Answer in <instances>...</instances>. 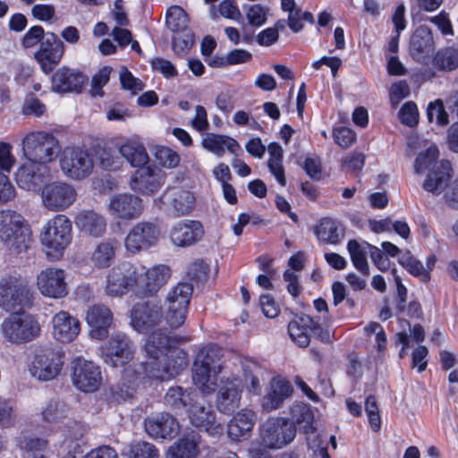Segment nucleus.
Wrapping results in <instances>:
<instances>
[{
    "label": "nucleus",
    "instance_id": "33",
    "mask_svg": "<svg viewBox=\"0 0 458 458\" xmlns=\"http://www.w3.org/2000/svg\"><path fill=\"white\" fill-rule=\"evenodd\" d=\"M144 276V293L154 295L168 282L171 277V268L163 264L155 265L146 269Z\"/></svg>",
    "mask_w": 458,
    "mask_h": 458
},
{
    "label": "nucleus",
    "instance_id": "32",
    "mask_svg": "<svg viewBox=\"0 0 458 458\" xmlns=\"http://www.w3.org/2000/svg\"><path fill=\"white\" fill-rule=\"evenodd\" d=\"M164 198L175 216L188 215L194 208L192 192L181 187L168 188Z\"/></svg>",
    "mask_w": 458,
    "mask_h": 458
},
{
    "label": "nucleus",
    "instance_id": "45",
    "mask_svg": "<svg viewBox=\"0 0 458 458\" xmlns=\"http://www.w3.org/2000/svg\"><path fill=\"white\" fill-rule=\"evenodd\" d=\"M222 350L216 344L204 347L199 351L193 365L208 368L213 372H221Z\"/></svg>",
    "mask_w": 458,
    "mask_h": 458
},
{
    "label": "nucleus",
    "instance_id": "42",
    "mask_svg": "<svg viewBox=\"0 0 458 458\" xmlns=\"http://www.w3.org/2000/svg\"><path fill=\"white\" fill-rule=\"evenodd\" d=\"M198 444V435L182 437L169 448L165 458H196Z\"/></svg>",
    "mask_w": 458,
    "mask_h": 458
},
{
    "label": "nucleus",
    "instance_id": "31",
    "mask_svg": "<svg viewBox=\"0 0 458 458\" xmlns=\"http://www.w3.org/2000/svg\"><path fill=\"white\" fill-rule=\"evenodd\" d=\"M203 235V228L198 221H187L184 223L177 224L173 227L170 238L172 242L178 247L190 246L199 240Z\"/></svg>",
    "mask_w": 458,
    "mask_h": 458
},
{
    "label": "nucleus",
    "instance_id": "6",
    "mask_svg": "<svg viewBox=\"0 0 458 458\" xmlns=\"http://www.w3.org/2000/svg\"><path fill=\"white\" fill-rule=\"evenodd\" d=\"M3 337L9 343L22 344L35 340L40 335L38 320L25 312H13L1 324Z\"/></svg>",
    "mask_w": 458,
    "mask_h": 458
},
{
    "label": "nucleus",
    "instance_id": "29",
    "mask_svg": "<svg viewBox=\"0 0 458 458\" xmlns=\"http://www.w3.org/2000/svg\"><path fill=\"white\" fill-rule=\"evenodd\" d=\"M293 425L295 424L300 430L306 435L308 445L316 447L319 445V441L314 436L317 429L314 413L311 408L304 403H297L292 407Z\"/></svg>",
    "mask_w": 458,
    "mask_h": 458
},
{
    "label": "nucleus",
    "instance_id": "20",
    "mask_svg": "<svg viewBox=\"0 0 458 458\" xmlns=\"http://www.w3.org/2000/svg\"><path fill=\"white\" fill-rule=\"evenodd\" d=\"M85 321L89 327V336L96 340H104L108 336L114 315L106 305L94 304L87 309Z\"/></svg>",
    "mask_w": 458,
    "mask_h": 458
},
{
    "label": "nucleus",
    "instance_id": "46",
    "mask_svg": "<svg viewBox=\"0 0 458 458\" xmlns=\"http://www.w3.org/2000/svg\"><path fill=\"white\" fill-rule=\"evenodd\" d=\"M165 404L174 411H183L187 405L193 402L191 393L182 386L170 387L164 397Z\"/></svg>",
    "mask_w": 458,
    "mask_h": 458
},
{
    "label": "nucleus",
    "instance_id": "23",
    "mask_svg": "<svg viewBox=\"0 0 458 458\" xmlns=\"http://www.w3.org/2000/svg\"><path fill=\"white\" fill-rule=\"evenodd\" d=\"M165 182V174L145 165L131 176V188L138 193L150 195L157 192Z\"/></svg>",
    "mask_w": 458,
    "mask_h": 458
},
{
    "label": "nucleus",
    "instance_id": "39",
    "mask_svg": "<svg viewBox=\"0 0 458 458\" xmlns=\"http://www.w3.org/2000/svg\"><path fill=\"white\" fill-rule=\"evenodd\" d=\"M202 147L213 154L222 157L226 148L233 154L241 148L239 143L233 138L226 135H218L214 133L207 134L201 141Z\"/></svg>",
    "mask_w": 458,
    "mask_h": 458
},
{
    "label": "nucleus",
    "instance_id": "3",
    "mask_svg": "<svg viewBox=\"0 0 458 458\" xmlns=\"http://www.w3.org/2000/svg\"><path fill=\"white\" fill-rule=\"evenodd\" d=\"M438 149L436 146L428 147L420 152L414 164L415 173L418 174L428 171L423 182V189L434 195L443 192L445 182L451 178L452 165L448 160L437 161Z\"/></svg>",
    "mask_w": 458,
    "mask_h": 458
},
{
    "label": "nucleus",
    "instance_id": "13",
    "mask_svg": "<svg viewBox=\"0 0 458 458\" xmlns=\"http://www.w3.org/2000/svg\"><path fill=\"white\" fill-rule=\"evenodd\" d=\"M296 429L289 421L275 418L266 421L260 429L261 444L270 449H279L291 443Z\"/></svg>",
    "mask_w": 458,
    "mask_h": 458
},
{
    "label": "nucleus",
    "instance_id": "47",
    "mask_svg": "<svg viewBox=\"0 0 458 458\" xmlns=\"http://www.w3.org/2000/svg\"><path fill=\"white\" fill-rule=\"evenodd\" d=\"M433 64L444 72H451L458 68V49L454 47L443 48L436 54Z\"/></svg>",
    "mask_w": 458,
    "mask_h": 458
},
{
    "label": "nucleus",
    "instance_id": "62",
    "mask_svg": "<svg viewBox=\"0 0 458 458\" xmlns=\"http://www.w3.org/2000/svg\"><path fill=\"white\" fill-rule=\"evenodd\" d=\"M333 137L337 145L343 148H349L356 141L355 132L346 127H340L334 130Z\"/></svg>",
    "mask_w": 458,
    "mask_h": 458
},
{
    "label": "nucleus",
    "instance_id": "44",
    "mask_svg": "<svg viewBox=\"0 0 458 458\" xmlns=\"http://www.w3.org/2000/svg\"><path fill=\"white\" fill-rule=\"evenodd\" d=\"M220 372H213L208 368L193 365L192 380L199 391L205 394L213 393L217 386V375Z\"/></svg>",
    "mask_w": 458,
    "mask_h": 458
},
{
    "label": "nucleus",
    "instance_id": "49",
    "mask_svg": "<svg viewBox=\"0 0 458 458\" xmlns=\"http://www.w3.org/2000/svg\"><path fill=\"white\" fill-rule=\"evenodd\" d=\"M347 249L353 266L363 275L369 276V267L366 259V250L356 240L349 241Z\"/></svg>",
    "mask_w": 458,
    "mask_h": 458
},
{
    "label": "nucleus",
    "instance_id": "51",
    "mask_svg": "<svg viewBox=\"0 0 458 458\" xmlns=\"http://www.w3.org/2000/svg\"><path fill=\"white\" fill-rule=\"evenodd\" d=\"M400 264L404 267L410 274L417 276L423 283H428L431 276L428 270H425L423 264L417 259L411 256L409 252L403 254L399 260Z\"/></svg>",
    "mask_w": 458,
    "mask_h": 458
},
{
    "label": "nucleus",
    "instance_id": "21",
    "mask_svg": "<svg viewBox=\"0 0 458 458\" xmlns=\"http://www.w3.org/2000/svg\"><path fill=\"white\" fill-rule=\"evenodd\" d=\"M242 391V382L239 377L223 378L216 399L217 410L225 414L233 413L240 406Z\"/></svg>",
    "mask_w": 458,
    "mask_h": 458
},
{
    "label": "nucleus",
    "instance_id": "58",
    "mask_svg": "<svg viewBox=\"0 0 458 458\" xmlns=\"http://www.w3.org/2000/svg\"><path fill=\"white\" fill-rule=\"evenodd\" d=\"M111 71V67L105 66L93 76L90 89L93 97L103 95L102 88L108 82Z\"/></svg>",
    "mask_w": 458,
    "mask_h": 458
},
{
    "label": "nucleus",
    "instance_id": "61",
    "mask_svg": "<svg viewBox=\"0 0 458 458\" xmlns=\"http://www.w3.org/2000/svg\"><path fill=\"white\" fill-rule=\"evenodd\" d=\"M428 118L429 122H433L434 119H436V123L438 125H446L448 123V114L445 111L441 100H437L429 104L428 107Z\"/></svg>",
    "mask_w": 458,
    "mask_h": 458
},
{
    "label": "nucleus",
    "instance_id": "28",
    "mask_svg": "<svg viewBox=\"0 0 458 458\" xmlns=\"http://www.w3.org/2000/svg\"><path fill=\"white\" fill-rule=\"evenodd\" d=\"M87 80L81 72L63 66L52 75V89L59 93L80 92Z\"/></svg>",
    "mask_w": 458,
    "mask_h": 458
},
{
    "label": "nucleus",
    "instance_id": "57",
    "mask_svg": "<svg viewBox=\"0 0 458 458\" xmlns=\"http://www.w3.org/2000/svg\"><path fill=\"white\" fill-rule=\"evenodd\" d=\"M12 145L0 141V174L10 173L16 159L12 154Z\"/></svg>",
    "mask_w": 458,
    "mask_h": 458
},
{
    "label": "nucleus",
    "instance_id": "12",
    "mask_svg": "<svg viewBox=\"0 0 458 458\" xmlns=\"http://www.w3.org/2000/svg\"><path fill=\"white\" fill-rule=\"evenodd\" d=\"M41 203L52 212H59L72 206L77 198L75 188L64 182L45 184L40 191Z\"/></svg>",
    "mask_w": 458,
    "mask_h": 458
},
{
    "label": "nucleus",
    "instance_id": "8",
    "mask_svg": "<svg viewBox=\"0 0 458 458\" xmlns=\"http://www.w3.org/2000/svg\"><path fill=\"white\" fill-rule=\"evenodd\" d=\"M192 293L193 286L189 283H179L166 293L164 314L171 328L175 329L184 324Z\"/></svg>",
    "mask_w": 458,
    "mask_h": 458
},
{
    "label": "nucleus",
    "instance_id": "14",
    "mask_svg": "<svg viewBox=\"0 0 458 458\" xmlns=\"http://www.w3.org/2000/svg\"><path fill=\"white\" fill-rule=\"evenodd\" d=\"M64 355L60 352L47 349L37 353L30 366L31 376L39 381L55 378L64 365Z\"/></svg>",
    "mask_w": 458,
    "mask_h": 458
},
{
    "label": "nucleus",
    "instance_id": "2",
    "mask_svg": "<svg viewBox=\"0 0 458 458\" xmlns=\"http://www.w3.org/2000/svg\"><path fill=\"white\" fill-rule=\"evenodd\" d=\"M32 241V232L21 214L12 209L0 210V242L11 254L26 252Z\"/></svg>",
    "mask_w": 458,
    "mask_h": 458
},
{
    "label": "nucleus",
    "instance_id": "27",
    "mask_svg": "<svg viewBox=\"0 0 458 458\" xmlns=\"http://www.w3.org/2000/svg\"><path fill=\"white\" fill-rule=\"evenodd\" d=\"M81 332L80 320L69 312L61 310L52 318L54 338L63 344H68L77 338Z\"/></svg>",
    "mask_w": 458,
    "mask_h": 458
},
{
    "label": "nucleus",
    "instance_id": "36",
    "mask_svg": "<svg viewBox=\"0 0 458 458\" xmlns=\"http://www.w3.org/2000/svg\"><path fill=\"white\" fill-rule=\"evenodd\" d=\"M119 154L133 167L140 168L148 163L144 145L134 140H127L118 146Z\"/></svg>",
    "mask_w": 458,
    "mask_h": 458
},
{
    "label": "nucleus",
    "instance_id": "34",
    "mask_svg": "<svg viewBox=\"0 0 458 458\" xmlns=\"http://www.w3.org/2000/svg\"><path fill=\"white\" fill-rule=\"evenodd\" d=\"M313 318L305 314L297 316L288 324V333L293 340L300 347L305 348L310 344Z\"/></svg>",
    "mask_w": 458,
    "mask_h": 458
},
{
    "label": "nucleus",
    "instance_id": "5",
    "mask_svg": "<svg viewBox=\"0 0 458 458\" xmlns=\"http://www.w3.org/2000/svg\"><path fill=\"white\" fill-rule=\"evenodd\" d=\"M21 150L28 160L46 165L55 159L60 152V146L52 133L35 131L22 138Z\"/></svg>",
    "mask_w": 458,
    "mask_h": 458
},
{
    "label": "nucleus",
    "instance_id": "9",
    "mask_svg": "<svg viewBox=\"0 0 458 458\" xmlns=\"http://www.w3.org/2000/svg\"><path fill=\"white\" fill-rule=\"evenodd\" d=\"M33 300V290L21 276L4 278L0 281V307L3 309L13 311L17 308H30Z\"/></svg>",
    "mask_w": 458,
    "mask_h": 458
},
{
    "label": "nucleus",
    "instance_id": "40",
    "mask_svg": "<svg viewBox=\"0 0 458 458\" xmlns=\"http://www.w3.org/2000/svg\"><path fill=\"white\" fill-rule=\"evenodd\" d=\"M43 419L50 423H62L63 426H60V429L64 432V435L68 439H77L82 436V432L77 431L74 433H71V420H64L66 419L64 415V409L59 407V404L56 402H50L46 408L42 411Z\"/></svg>",
    "mask_w": 458,
    "mask_h": 458
},
{
    "label": "nucleus",
    "instance_id": "54",
    "mask_svg": "<svg viewBox=\"0 0 458 458\" xmlns=\"http://www.w3.org/2000/svg\"><path fill=\"white\" fill-rule=\"evenodd\" d=\"M365 411L368 415L369 422L373 431H378L381 426V418L377 401L374 395H369L366 398Z\"/></svg>",
    "mask_w": 458,
    "mask_h": 458
},
{
    "label": "nucleus",
    "instance_id": "48",
    "mask_svg": "<svg viewBox=\"0 0 458 458\" xmlns=\"http://www.w3.org/2000/svg\"><path fill=\"white\" fill-rule=\"evenodd\" d=\"M188 15L182 7L174 5L167 10L165 24L173 32L184 31L188 26Z\"/></svg>",
    "mask_w": 458,
    "mask_h": 458
},
{
    "label": "nucleus",
    "instance_id": "18",
    "mask_svg": "<svg viewBox=\"0 0 458 458\" xmlns=\"http://www.w3.org/2000/svg\"><path fill=\"white\" fill-rule=\"evenodd\" d=\"M37 288L39 293L48 298L60 299L67 295L65 273L56 267H47L37 276Z\"/></svg>",
    "mask_w": 458,
    "mask_h": 458
},
{
    "label": "nucleus",
    "instance_id": "30",
    "mask_svg": "<svg viewBox=\"0 0 458 458\" xmlns=\"http://www.w3.org/2000/svg\"><path fill=\"white\" fill-rule=\"evenodd\" d=\"M75 225L81 233L95 238L101 237L106 231V219L94 210H82L75 217Z\"/></svg>",
    "mask_w": 458,
    "mask_h": 458
},
{
    "label": "nucleus",
    "instance_id": "35",
    "mask_svg": "<svg viewBox=\"0 0 458 458\" xmlns=\"http://www.w3.org/2000/svg\"><path fill=\"white\" fill-rule=\"evenodd\" d=\"M118 248V242L107 239L98 243L90 254V261L98 269L106 268L114 262Z\"/></svg>",
    "mask_w": 458,
    "mask_h": 458
},
{
    "label": "nucleus",
    "instance_id": "38",
    "mask_svg": "<svg viewBox=\"0 0 458 458\" xmlns=\"http://www.w3.org/2000/svg\"><path fill=\"white\" fill-rule=\"evenodd\" d=\"M255 414L252 411L242 410L228 424V436L234 441L245 438L253 428Z\"/></svg>",
    "mask_w": 458,
    "mask_h": 458
},
{
    "label": "nucleus",
    "instance_id": "19",
    "mask_svg": "<svg viewBox=\"0 0 458 458\" xmlns=\"http://www.w3.org/2000/svg\"><path fill=\"white\" fill-rule=\"evenodd\" d=\"M49 180V169L45 164L27 160L16 172V182L20 188L38 191Z\"/></svg>",
    "mask_w": 458,
    "mask_h": 458
},
{
    "label": "nucleus",
    "instance_id": "17",
    "mask_svg": "<svg viewBox=\"0 0 458 458\" xmlns=\"http://www.w3.org/2000/svg\"><path fill=\"white\" fill-rule=\"evenodd\" d=\"M100 367L93 361L76 358L72 361V382L83 392H94L101 385Z\"/></svg>",
    "mask_w": 458,
    "mask_h": 458
},
{
    "label": "nucleus",
    "instance_id": "43",
    "mask_svg": "<svg viewBox=\"0 0 458 458\" xmlns=\"http://www.w3.org/2000/svg\"><path fill=\"white\" fill-rule=\"evenodd\" d=\"M318 239L325 243L336 244L344 237V229L331 218H323L315 228Z\"/></svg>",
    "mask_w": 458,
    "mask_h": 458
},
{
    "label": "nucleus",
    "instance_id": "59",
    "mask_svg": "<svg viewBox=\"0 0 458 458\" xmlns=\"http://www.w3.org/2000/svg\"><path fill=\"white\" fill-rule=\"evenodd\" d=\"M399 118L402 123L413 127L419 122V112L417 106L411 102H406L399 111Z\"/></svg>",
    "mask_w": 458,
    "mask_h": 458
},
{
    "label": "nucleus",
    "instance_id": "56",
    "mask_svg": "<svg viewBox=\"0 0 458 458\" xmlns=\"http://www.w3.org/2000/svg\"><path fill=\"white\" fill-rule=\"evenodd\" d=\"M209 267L201 259L192 262L187 269V277L196 283L204 282L208 279Z\"/></svg>",
    "mask_w": 458,
    "mask_h": 458
},
{
    "label": "nucleus",
    "instance_id": "26",
    "mask_svg": "<svg viewBox=\"0 0 458 458\" xmlns=\"http://www.w3.org/2000/svg\"><path fill=\"white\" fill-rule=\"evenodd\" d=\"M146 432L154 438H173L180 429L177 420L168 412H160L144 420Z\"/></svg>",
    "mask_w": 458,
    "mask_h": 458
},
{
    "label": "nucleus",
    "instance_id": "64",
    "mask_svg": "<svg viewBox=\"0 0 458 458\" xmlns=\"http://www.w3.org/2000/svg\"><path fill=\"white\" fill-rule=\"evenodd\" d=\"M444 190L445 203L450 208L458 210V180H454L449 184L446 182Z\"/></svg>",
    "mask_w": 458,
    "mask_h": 458
},
{
    "label": "nucleus",
    "instance_id": "55",
    "mask_svg": "<svg viewBox=\"0 0 458 458\" xmlns=\"http://www.w3.org/2000/svg\"><path fill=\"white\" fill-rule=\"evenodd\" d=\"M119 79L123 89L131 91L132 94H137L144 89L143 82L135 78L126 67L121 68Z\"/></svg>",
    "mask_w": 458,
    "mask_h": 458
},
{
    "label": "nucleus",
    "instance_id": "24",
    "mask_svg": "<svg viewBox=\"0 0 458 458\" xmlns=\"http://www.w3.org/2000/svg\"><path fill=\"white\" fill-rule=\"evenodd\" d=\"M293 392V386L288 380L281 377H273L261 399L262 411L269 413L279 409L284 402L291 397Z\"/></svg>",
    "mask_w": 458,
    "mask_h": 458
},
{
    "label": "nucleus",
    "instance_id": "7",
    "mask_svg": "<svg viewBox=\"0 0 458 458\" xmlns=\"http://www.w3.org/2000/svg\"><path fill=\"white\" fill-rule=\"evenodd\" d=\"M141 275L135 264L128 261L118 263L106 275L105 294L110 298H122L138 284Z\"/></svg>",
    "mask_w": 458,
    "mask_h": 458
},
{
    "label": "nucleus",
    "instance_id": "11",
    "mask_svg": "<svg viewBox=\"0 0 458 458\" xmlns=\"http://www.w3.org/2000/svg\"><path fill=\"white\" fill-rule=\"evenodd\" d=\"M165 319L162 304L157 300L135 303L131 310V326L140 334H147Z\"/></svg>",
    "mask_w": 458,
    "mask_h": 458
},
{
    "label": "nucleus",
    "instance_id": "1",
    "mask_svg": "<svg viewBox=\"0 0 458 458\" xmlns=\"http://www.w3.org/2000/svg\"><path fill=\"white\" fill-rule=\"evenodd\" d=\"M145 360L135 369L125 368L122 374L123 386H117L114 394L121 399L132 396L138 377L149 381H167L177 376L187 366L184 353L173 347L172 338L164 329L148 335L142 346Z\"/></svg>",
    "mask_w": 458,
    "mask_h": 458
},
{
    "label": "nucleus",
    "instance_id": "37",
    "mask_svg": "<svg viewBox=\"0 0 458 458\" xmlns=\"http://www.w3.org/2000/svg\"><path fill=\"white\" fill-rule=\"evenodd\" d=\"M64 53V47H51L47 42H41L38 50L34 54V58L39 64L43 72L49 74L60 63Z\"/></svg>",
    "mask_w": 458,
    "mask_h": 458
},
{
    "label": "nucleus",
    "instance_id": "25",
    "mask_svg": "<svg viewBox=\"0 0 458 458\" xmlns=\"http://www.w3.org/2000/svg\"><path fill=\"white\" fill-rule=\"evenodd\" d=\"M188 418L192 426L210 435L222 432V426L216 421V412L210 405L198 401L192 402L188 409Z\"/></svg>",
    "mask_w": 458,
    "mask_h": 458
},
{
    "label": "nucleus",
    "instance_id": "16",
    "mask_svg": "<svg viewBox=\"0 0 458 458\" xmlns=\"http://www.w3.org/2000/svg\"><path fill=\"white\" fill-rule=\"evenodd\" d=\"M159 235L160 231L155 224L137 223L124 239L125 249L132 254L146 250L158 242Z\"/></svg>",
    "mask_w": 458,
    "mask_h": 458
},
{
    "label": "nucleus",
    "instance_id": "10",
    "mask_svg": "<svg viewBox=\"0 0 458 458\" xmlns=\"http://www.w3.org/2000/svg\"><path fill=\"white\" fill-rule=\"evenodd\" d=\"M101 352L106 365L112 368H124L133 360L136 345L126 334L117 332L102 346Z\"/></svg>",
    "mask_w": 458,
    "mask_h": 458
},
{
    "label": "nucleus",
    "instance_id": "22",
    "mask_svg": "<svg viewBox=\"0 0 458 458\" xmlns=\"http://www.w3.org/2000/svg\"><path fill=\"white\" fill-rule=\"evenodd\" d=\"M107 210L114 218L123 220L136 219L143 210L141 199L130 193H119L111 196Z\"/></svg>",
    "mask_w": 458,
    "mask_h": 458
},
{
    "label": "nucleus",
    "instance_id": "50",
    "mask_svg": "<svg viewBox=\"0 0 458 458\" xmlns=\"http://www.w3.org/2000/svg\"><path fill=\"white\" fill-rule=\"evenodd\" d=\"M126 458H157L158 453L154 445L139 441L127 446L123 452Z\"/></svg>",
    "mask_w": 458,
    "mask_h": 458
},
{
    "label": "nucleus",
    "instance_id": "60",
    "mask_svg": "<svg viewBox=\"0 0 458 458\" xmlns=\"http://www.w3.org/2000/svg\"><path fill=\"white\" fill-rule=\"evenodd\" d=\"M19 446L28 452L42 451L47 446V441L33 435H22L18 438Z\"/></svg>",
    "mask_w": 458,
    "mask_h": 458
},
{
    "label": "nucleus",
    "instance_id": "41",
    "mask_svg": "<svg viewBox=\"0 0 458 458\" xmlns=\"http://www.w3.org/2000/svg\"><path fill=\"white\" fill-rule=\"evenodd\" d=\"M433 50V38L427 27H420L412 34L410 53L413 58L420 59Z\"/></svg>",
    "mask_w": 458,
    "mask_h": 458
},
{
    "label": "nucleus",
    "instance_id": "52",
    "mask_svg": "<svg viewBox=\"0 0 458 458\" xmlns=\"http://www.w3.org/2000/svg\"><path fill=\"white\" fill-rule=\"evenodd\" d=\"M94 154L98 165L106 170H116L123 165L121 157L115 155L110 148L97 147Z\"/></svg>",
    "mask_w": 458,
    "mask_h": 458
},
{
    "label": "nucleus",
    "instance_id": "63",
    "mask_svg": "<svg viewBox=\"0 0 458 458\" xmlns=\"http://www.w3.org/2000/svg\"><path fill=\"white\" fill-rule=\"evenodd\" d=\"M410 94V88L406 81H401L394 83L390 89V102L394 107Z\"/></svg>",
    "mask_w": 458,
    "mask_h": 458
},
{
    "label": "nucleus",
    "instance_id": "15",
    "mask_svg": "<svg viewBox=\"0 0 458 458\" xmlns=\"http://www.w3.org/2000/svg\"><path fill=\"white\" fill-rule=\"evenodd\" d=\"M63 173L75 180L89 176L94 167L89 154L80 148H66L60 159Z\"/></svg>",
    "mask_w": 458,
    "mask_h": 458
},
{
    "label": "nucleus",
    "instance_id": "53",
    "mask_svg": "<svg viewBox=\"0 0 458 458\" xmlns=\"http://www.w3.org/2000/svg\"><path fill=\"white\" fill-rule=\"evenodd\" d=\"M154 157L160 165L168 169L177 167L181 160L175 151L163 146L156 148Z\"/></svg>",
    "mask_w": 458,
    "mask_h": 458
},
{
    "label": "nucleus",
    "instance_id": "4",
    "mask_svg": "<svg viewBox=\"0 0 458 458\" xmlns=\"http://www.w3.org/2000/svg\"><path fill=\"white\" fill-rule=\"evenodd\" d=\"M43 250L50 260L63 257L72 241V223L64 215H56L45 225L41 234Z\"/></svg>",
    "mask_w": 458,
    "mask_h": 458
}]
</instances>
